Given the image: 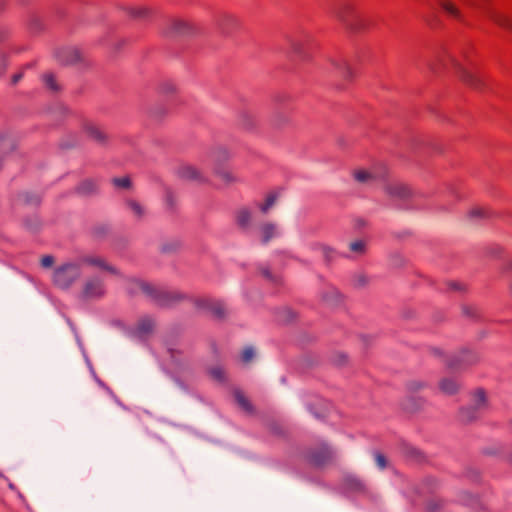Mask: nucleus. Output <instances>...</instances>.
Instances as JSON below:
<instances>
[{
    "mask_svg": "<svg viewBox=\"0 0 512 512\" xmlns=\"http://www.w3.org/2000/svg\"><path fill=\"white\" fill-rule=\"evenodd\" d=\"M431 57L432 60L429 65L433 71L436 72L441 67L453 65L455 68H457L462 81L475 89H483L485 85L483 77L478 72L469 71L468 69L462 67L461 64L449 54L446 45L441 44L435 47L432 51Z\"/></svg>",
    "mask_w": 512,
    "mask_h": 512,
    "instance_id": "1",
    "label": "nucleus"
},
{
    "mask_svg": "<svg viewBox=\"0 0 512 512\" xmlns=\"http://www.w3.org/2000/svg\"><path fill=\"white\" fill-rule=\"evenodd\" d=\"M134 283L144 294L161 307H172L186 298L184 294L178 291L166 290L138 280L134 281Z\"/></svg>",
    "mask_w": 512,
    "mask_h": 512,
    "instance_id": "2",
    "label": "nucleus"
},
{
    "mask_svg": "<svg viewBox=\"0 0 512 512\" xmlns=\"http://www.w3.org/2000/svg\"><path fill=\"white\" fill-rule=\"evenodd\" d=\"M336 14L338 19L353 32H362L367 30L371 22L356 11L351 2H339Z\"/></svg>",
    "mask_w": 512,
    "mask_h": 512,
    "instance_id": "3",
    "label": "nucleus"
},
{
    "mask_svg": "<svg viewBox=\"0 0 512 512\" xmlns=\"http://www.w3.org/2000/svg\"><path fill=\"white\" fill-rule=\"evenodd\" d=\"M448 16L456 20H462V14L460 10L454 5V2H438L437 7L431 15L426 19L427 23L436 28L441 23L442 16Z\"/></svg>",
    "mask_w": 512,
    "mask_h": 512,
    "instance_id": "4",
    "label": "nucleus"
},
{
    "mask_svg": "<svg viewBox=\"0 0 512 512\" xmlns=\"http://www.w3.org/2000/svg\"><path fill=\"white\" fill-rule=\"evenodd\" d=\"M80 276L78 266L74 264H65L58 267L53 275L54 284L60 288H68Z\"/></svg>",
    "mask_w": 512,
    "mask_h": 512,
    "instance_id": "5",
    "label": "nucleus"
},
{
    "mask_svg": "<svg viewBox=\"0 0 512 512\" xmlns=\"http://www.w3.org/2000/svg\"><path fill=\"white\" fill-rule=\"evenodd\" d=\"M332 458L333 454L325 444L309 449L306 454L308 463L315 467H322L330 463Z\"/></svg>",
    "mask_w": 512,
    "mask_h": 512,
    "instance_id": "6",
    "label": "nucleus"
},
{
    "mask_svg": "<svg viewBox=\"0 0 512 512\" xmlns=\"http://www.w3.org/2000/svg\"><path fill=\"white\" fill-rule=\"evenodd\" d=\"M479 357L477 353L469 350H463L459 355L453 356L447 360V367L452 371L465 369L466 367L476 363Z\"/></svg>",
    "mask_w": 512,
    "mask_h": 512,
    "instance_id": "7",
    "label": "nucleus"
},
{
    "mask_svg": "<svg viewBox=\"0 0 512 512\" xmlns=\"http://www.w3.org/2000/svg\"><path fill=\"white\" fill-rule=\"evenodd\" d=\"M475 407L463 408L459 412L462 422L468 423L476 419L478 411L486 404V395L483 389H477L474 393Z\"/></svg>",
    "mask_w": 512,
    "mask_h": 512,
    "instance_id": "8",
    "label": "nucleus"
},
{
    "mask_svg": "<svg viewBox=\"0 0 512 512\" xmlns=\"http://www.w3.org/2000/svg\"><path fill=\"white\" fill-rule=\"evenodd\" d=\"M196 307L207 310L217 319H223L226 315L224 304L220 300L210 297H200L194 301Z\"/></svg>",
    "mask_w": 512,
    "mask_h": 512,
    "instance_id": "9",
    "label": "nucleus"
},
{
    "mask_svg": "<svg viewBox=\"0 0 512 512\" xmlns=\"http://www.w3.org/2000/svg\"><path fill=\"white\" fill-rule=\"evenodd\" d=\"M313 38L308 33H301L294 36L291 41V49L298 56H304L307 48L312 44Z\"/></svg>",
    "mask_w": 512,
    "mask_h": 512,
    "instance_id": "10",
    "label": "nucleus"
},
{
    "mask_svg": "<svg viewBox=\"0 0 512 512\" xmlns=\"http://www.w3.org/2000/svg\"><path fill=\"white\" fill-rule=\"evenodd\" d=\"M123 9L127 11L131 18L136 20H147L153 14L152 10L143 4L125 6Z\"/></svg>",
    "mask_w": 512,
    "mask_h": 512,
    "instance_id": "11",
    "label": "nucleus"
},
{
    "mask_svg": "<svg viewBox=\"0 0 512 512\" xmlns=\"http://www.w3.org/2000/svg\"><path fill=\"white\" fill-rule=\"evenodd\" d=\"M104 294V286L101 280L91 279L88 280L83 289L84 298L101 297Z\"/></svg>",
    "mask_w": 512,
    "mask_h": 512,
    "instance_id": "12",
    "label": "nucleus"
},
{
    "mask_svg": "<svg viewBox=\"0 0 512 512\" xmlns=\"http://www.w3.org/2000/svg\"><path fill=\"white\" fill-rule=\"evenodd\" d=\"M194 31L191 23L181 19H174L170 23L168 33L171 35H187Z\"/></svg>",
    "mask_w": 512,
    "mask_h": 512,
    "instance_id": "13",
    "label": "nucleus"
},
{
    "mask_svg": "<svg viewBox=\"0 0 512 512\" xmlns=\"http://www.w3.org/2000/svg\"><path fill=\"white\" fill-rule=\"evenodd\" d=\"M58 57L64 64H76L82 60V54L77 48L63 50L59 53Z\"/></svg>",
    "mask_w": 512,
    "mask_h": 512,
    "instance_id": "14",
    "label": "nucleus"
},
{
    "mask_svg": "<svg viewBox=\"0 0 512 512\" xmlns=\"http://www.w3.org/2000/svg\"><path fill=\"white\" fill-rule=\"evenodd\" d=\"M178 175L187 180H193L198 182H203L204 178L201 175V172L198 171L195 167L191 165L181 166L178 170Z\"/></svg>",
    "mask_w": 512,
    "mask_h": 512,
    "instance_id": "15",
    "label": "nucleus"
},
{
    "mask_svg": "<svg viewBox=\"0 0 512 512\" xmlns=\"http://www.w3.org/2000/svg\"><path fill=\"white\" fill-rule=\"evenodd\" d=\"M98 191V183L93 179L83 180L76 188V192L82 196H89Z\"/></svg>",
    "mask_w": 512,
    "mask_h": 512,
    "instance_id": "16",
    "label": "nucleus"
},
{
    "mask_svg": "<svg viewBox=\"0 0 512 512\" xmlns=\"http://www.w3.org/2000/svg\"><path fill=\"white\" fill-rule=\"evenodd\" d=\"M388 194L405 199L410 196V189L404 184H390L386 188Z\"/></svg>",
    "mask_w": 512,
    "mask_h": 512,
    "instance_id": "17",
    "label": "nucleus"
},
{
    "mask_svg": "<svg viewBox=\"0 0 512 512\" xmlns=\"http://www.w3.org/2000/svg\"><path fill=\"white\" fill-rule=\"evenodd\" d=\"M154 322L151 318L145 317L138 321L136 326V334L139 337H145L153 331Z\"/></svg>",
    "mask_w": 512,
    "mask_h": 512,
    "instance_id": "18",
    "label": "nucleus"
},
{
    "mask_svg": "<svg viewBox=\"0 0 512 512\" xmlns=\"http://www.w3.org/2000/svg\"><path fill=\"white\" fill-rule=\"evenodd\" d=\"M489 17L499 26L512 31V18L509 16L501 12L493 11L490 13Z\"/></svg>",
    "mask_w": 512,
    "mask_h": 512,
    "instance_id": "19",
    "label": "nucleus"
},
{
    "mask_svg": "<svg viewBox=\"0 0 512 512\" xmlns=\"http://www.w3.org/2000/svg\"><path fill=\"white\" fill-rule=\"evenodd\" d=\"M234 399L235 402L238 404V406L245 411L246 413H252L253 412V406L249 399L245 396V394L240 390L234 391Z\"/></svg>",
    "mask_w": 512,
    "mask_h": 512,
    "instance_id": "20",
    "label": "nucleus"
},
{
    "mask_svg": "<svg viewBox=\"0 0 512 512\" xmlns=\"http://www.w3.org/2000/svg\"><path fill=\"white\" fill-rule=\"evenodd\" d=\"M86 132L89 137L99 143H104L106 140V134L99 127L89 124L86 126Z\"/></svg>",
    "mask_w": 512,
    "mask_h": 512,
    "instance_id": "21",
    "label": "nucleus"
},
{
    "mask_svg": "<svg viewBox=\"0 0 512 512\" xmlns=\"http://www.w3.org/2000/svg\"><path fill=\"white\" fill-rule=\"evenodd\" d=\"M439 387L443 393L452 395L457 392L459 384L453 379L445 378L440 381Z\"/></svg>",
    "mask_w": 512,
    "mask_h": 512,
    "instance_id": "22",
    "label": "nucleus"
},
{
    "mask_svg": "<svg viewBox=\"0 0 512 512\" xmlns=\"http://www.w3.org/2000/svg\"><path fill=\"white\" fill-rule=\"evenodd\" d=\"M251 221V212L247 208H241L236 213V222L241 228H247Z\"/></svg>",
    "mask_w": 512,
    "mask_h": 512,
    "instance_id": "23",
    "label": "nucleus"
},
{
    "mask_svg": "<svg viewBox=\"0 0 512 512\" xmlns=\"http://www.w3.org/2000/svg\"><path fill=\"white\" fill-rule=\"evenodd\" d=\"M214 173L225 184L235 181V177L232 175V173L228 169L218 164L214 167Z\"/></svg>",
    "mask_w": 512,
    "mask_h": 512,
    "instance_id": "24",
    "label": "nucleus"
},
{
    "mask_svg": "<svg viewBox=\"0 0 512 512\" xmlns=\"http://www.w3.org/2000/svg\"><path fill=\"white\" fill-rule=\"evenodd\" d=\"M276 227L272 223H265L261 227L262 242L267 243L275 235Z\"/></svg>",
    "mask_w": 512,
    "mask_h": 512,
    "instance_id": "25",
    "label": "nucleus"
},
{
    "mask_svg": "<svg viewBox=\"0 0 512 512\" xmlns=\"http://www.w3.org/2000/svg\"><path fill=\"white\" fill-rule=\"evenodd\" d=\"M344 486L346 489L356 492L362 491L364 489L362 482L353 477L346 478L344 480Z\"/></svg>",
    "mask_w": 512,
    "mask_h": 512,
    "instance_id": "26",
    "label": "nucleus"
},
{
    "mask_svg": "<svg viewBox=\"0 0 512 512\" xmlns=\"http://www.w3.org/2000/svg\"><path fill=\"white\" fill-rule=\"evenodd\" d=\"M278 194L275 192H271L267 195L265 202L259 205L260 210L263 213H267L268 210L275 204L277 200Z\"/></svg>",
    "mask_w": 512,
    "mask_h": 512,
    "instance_id": "27",
    "label": "nucleus"
},
{
    "mask_svg": "<svg viewBox=\"0 0 512 512\" xmlns=\"http://www.w3.org/2000/svg\"><path fill=\"white\" fill-rule=\"evenodd\" d=\"M43 81L45 86L53 92L59 91L60 87L56 82V79L52 73H45L43 75Z\"/></svg>",
    "mask_w": 512,
    "mask_h": 512,
    "instance_id": "28",
    "label": "nucleus"
},
{
    "mask_svg": "<svg viewBox=\"0 0 512 512\" xmlns=\"http://www.w3.org/2000/svg\"><path fill=\"white\" fill-rule=\"evenodd\" d=\"M337 69L339 70L341 76L345 79H350L352 77V70L345 60H342L339 64H337Z\"/></svg>",
    "mask_w": 512,
    "mask_h": 512,
    "instance_id": "29",
    "label": "nucleus"
},
{
    "mask_svg": "<svg viewBox=\"0 0 512 512\" xmlns=\"http://www.w3.org/2000/svg\"><path fill=\"white\" fill-rule=\"evenodd\" d=\"M404 453L407 458L412 460L421 461L423 458L421 452L413 447H405Z\"/></svg>",
    "mask_w": 512,
    "mask_h": 512,
    "instance_id": "30",
    "label": "nucleus"
},
{
    "mask_svg": "<svg viewBox=\"0 0 512 512\" xmlns=\"http://www.w3.org/2000/svg\"><path fill=\"white\" fill-rule=\"evenodd\" d=\"M112 183L118 188L128 189L131 187V180L129 177L113 178Z\"/></svg>",
    "mask_w": 512,
    "mask_h": 512,
    "instance_id": "31",
    "label": "nucleus"
},
{
    "mask_svg": "<svg viewBox=\"0 0 512 512\" xmlns=\"http://www.w3.org/2000/svg\"><path fill=\"white\" fill-rule=\"evenodd\" d=\"M87 262L89 264H92V265L98 266L102 269H105L111 273L115 272V270L111 266L106 265L104 260H102L100 258H89V259H87Z\"/></svg>",
    "mask_w": 512,
    "mask_h": 512,
    "instance_id": "32",
    "label": "nucleus"
},
{
    "mask_svg": "<svg viewBox=\"0 0 512 512\" xmlns=\"http://www.w3.org/2000/svg\"><path fill=\"white\" fill-rule=\"evenodd\" d=\"M354 177L359 182H366L371 178H374L375 176L366 170H358L354 173Z\"/></svg>",
    "mask_w": 512,
    "mask_h": 512,
    "instance_id": "33",
    "label": "nucleus"
},
{
    "mask_svg": "<svg viewBox=\"0 0 512 512\" xmlns=\"http://www.w3.org/2000/svg\"><path fill=\"white\" fill-rule=\"evenodd\" d=\"M209 374L212 378L217 381H223L225 379V372L221 367H213L209 370Z\"/></svg>",
    "mask_w": 512,
    "mask_h": 512,
    "instance_id": "34",
    "label": "nucleus"
},
{
    "mask_svg": "<svg viewBox=\"0 0 512 512\" xmlns=\"http://www.w3.org/2000/svg\"><path fill=\"white\" fill-rule=\"evenodd\" d=\"M489 215V212L487 209L482 207H476L470 210L469 216L474 217H487Z\"/></svg>",
    "mask_w": 512,
    "mask_h": 512,
    "instance_id": "35",
    "label": "nucleus"
},
{
    "mask_svg": "<svg viewBox=\"0 0 512 512\" xmlns=\"http://www.w3.org/2000/svg\"><path fill=\"white\" fill-rule=\"evenodd\" d=\"M254 357V350L251 347H246L241 354V361L245 364L249 363Z\"/></svg>",
    "mask_w": 512,
    "mask_h": 512,
    "instance_id": "36",
    "label": "nucleus"
},
{
    "mask_svg": "<svg viewBox=\"0 0 512 512\" xmlns=\"http://www.w3.org/2000/svg\"><path fill=\"white\" fill-rule=\"evenodd\" d=\"M127 205L138 217H141L143 215V208L138 202L134 200H129L127 202Z\"/></svg>",
    "mask_w": 512,
    "mask_h": 512,
    "instance_id": "37",
    "label": "nucleus"
},
{
    "mask_svg": "<svg viewBox=\"0 0 512 512\" xmlns=\"http://www.w3.org/2000/svg\"><path fill=\"white\" fill-rule=\"evenodd\" d=\"M442 506V501L439 499H432L427 504L428 512H436Z\"/></svg>",
    "mask_w": 512,
    "mask_h": 512,
    "instance_id": "38",
    "label": "nucleus"
},
{
    "mask_svg": "<svg viewBox=\"0 0 512 512\" xmlns=\"http://www.w3.org/2000/svg\"><path fill=\"white\" fill-rule=\"evenodd\" d=\"M350 249L356 253H363L365 250V244L363 241H355L350 244Z\"/></svg>",
    "mask_w": 512,
    "mask_h": 512,
    "instance_id": "39",
    "label": "nucleus"
},
{
    "mask_svg": "<svg viewBox=\"0 0 512 512\" xmlns=\"http://www.w3.org/2000/svg\"><path fill=\"white\" fill-rule=\"evenodd\" d=\"M463 313L472 318L478 317V310L476 307H473V306H464Z\"/></svg>",
    "mask_w": 512,
    "mask_h": 512,
    "instance_id": "40",
    "label": "nucleus"
},
{
    "mask_svg": "<svg viewBox=\"0 0 512 512\" xmlns=\"http://www.w3.org/2000/svg\"><path fill=\"white\" fill-rule=\"evenodd\" d=\"M54 264V258L51 255H45L41 258V265L44 268H50Z\"/></svg>",
    "mask_w": 512,
    "mask_h": 512,
    "instance_id": "41",
    "label": "nucleus"
},
{
    "mask_svg": "<svg viewBox=\"0 0 512 512\" xmlns=\"http://www.w3.org/2000/svg\"><path fill=\"white\" fill-rule=\"evenodd\" d=\"M375 460H376L377 465L381 469H384L387 466V460H386V458H385V456L383 454L376 453L375 454Z\"/></svg>",
    "mask_w": 512,
    "mask_h": 512,
    "instance_id": "42",
    "label": "nucleus"
},
{
    "mask_svg": "<svg viewBox=\"0 0 512 512\" xmlns=\"http://www.w3.org/2000/svg\"><path fill=\"white\" fill-rule=\"evenodd\" d=\"M160 89H161V92H162V93H172V92H174V91H175V89H176V88H175V86H174L172 83L167 82V83H164V84L160 87Z\"/></svg>",
    "mask_w": 512,
    "mask_h": 512,
    "instance_id": "43",
    "label": "nucleus"
},
{
    "mask_svg": "<svg viewBox=\"0 0 512 512\" xmlns=\"http://www.w3.org/2000/svg\"><path fill=\"white\" fill-rule=\"evenodd\" d=\"M23 197H24L23 201L27 204L34 203V204L38 205L40 203V198L38 196H32L30 198L28 194H25V195H23Z\"/></svg>",
    "mask_w": 512,
    "mask_h": 512,
    "instance_id": "44",
    "label": "nucleus"
},
{
    "mask_svg": "<svg viewBox=\"0 0 512 512\" xmlns=\"http://www.w3.org/2000/svg\"><path fill=\"white\" fill-rule=\"evenodd\" d=\"M251 118H252V116H249V115H244L242 117V125L247 129H250L253 126V123L252 122L250 123Z\"/></svg>",
    "mask_w": 512,
    "mask_h": 512,
    "instance_id": "45",
    "label": "nucleus"
},
{
    "mask_svg": "<svg viewBox=\"0 0 512 512\" xmlns=\"http://www.w3.org/2000/svg\"><path fill=\"white\" fill-rule=\"evenodd\" d=\"M447 285L450 290H462L463 289L462 284L458 283V282L451 281Z\"/></svg>",
    "mask_w": 512,
    "mask_h": 512,
    "instance_id": "46",
    "label": "nucleus"
},
{
    "mask_svg": "<svg viewBox=\"0 0 512 512\" xmlns=\"http://www.w3.org/2000/svg\"><path fill=\"white\" fill-rule=\"evenodd\" d=\"M166 202L169 207H171V208L173 207V195L169 191L167 192V195H166Z\"/></svg>",
    "mask_w": 512,
    "mask_h": 512,
    "instance_id": "47",
    "label": "nucleus"
},
{
    "mask_svg": "<svg viewBox=\"0 0 512 512\" xmlns=\"http://www.w3.org/2000/svg\"><path fill=\"white\" fill-rule=\"evenodd\" d=\"M22 78V73H16L12 77V84H16Z\"/></svg>",
    "mask_w": 512,
    "mask_h": 512,
    "instance_id": "48",
    "label": "nucleus"
},
{
    "mask_svg": "<svg viewBox=\"0 0 512 512\" xmlns=\"http://www.w3.org/2000/svg\"><path fill=\"white\" fill-rule=\"evenodd\" d=\"M6 64L4 57L0 58V74L5 70Z\"/></svg>",
    "mask_w": 512,
    "mask_h": 512,
    "instance_id": "49",
    "label": "nucleus"
},
{
    "mask_svg": "<svg viewBox=\"0 0 512 512\" xmlns=\"http://www.w3.org/2000/svg\"><path fill=\"white\" fill-rule=\"evenodd\" d=\"M169 353H170L171 358H175L177 351L175 349H169Z\"/></svg>",
    "mask_w": 512,
    "mask_h": 512,
    "instance_id": "50",
    "label": "nucleus"
},
{
    "mask_svg": "<svg viewBox=\"0 0 512 512\" xmlns=\"http://www.w3.org/2000/svg\"><path fill=\"white\" fill-rule=\"evenodd\" d=\"M227 159V153L225 151L221 152V154L217 157V159Z\"/></svg>",
    "mask_w": 512,
    "mask_h": 512,
    "instance_id": "51",
    "label": "nucleus"
},
{
    "mask_svg": "<svg viewBox=\"0 0 512 512\" xmlns=\"http://www.w3.org/2000/svg\"><path fill=\"white\" fill-rule=\"evenodd\" d=\"M262 274H263L266 278H270V272H269V270L264 269V270L262 271Z\"/></svg>",
    "mask_w": 512,
    "mask_h": 512,
    "instance_id": "52",
    "label": "nucleus"
},
{
    "mask_svg": "<svg viewBox=\"0 0 512 512\" xmlns=\"http://www.w3.org/2000/svg\"><path fill=\"white\" fill-rule=\"evenodd\" d=\"M5 38V32L0 31V41H2Z\"/></svg>",
    "mask_w": 512,
    "mask_h": 512,
    "instance_id": "53",
    "label": "nucleus"
},
{
    "mask_svg": "<svg viewBox=\"0 0 512 512\" xmlns=\"http://www.w3.org/2000/svg\"><path fill=\"white\" fill-rule=\"evenodd\" d=\"M435 354H440V351L438 349H433Z\"/></svg>",
    "mask_w": 512,
    "mask_h": 512,
    "instance_id": "54",
    "label": "nucleus"
},
{
    "mask_svg": "<svg viewBox=\"0 0 512 512\" xmlns=\"http://www.w3.org/2000/svg\"><path fill=\"white\" fill-rule=\"evenodd\" d=\"M510 461L512 462V455L510 456Z\"/></svg>",
    "mask_w": 512,
    "mask_h": 512,
    "instance_id": "55",
    "label": "nucleus"
}]
</instances>
